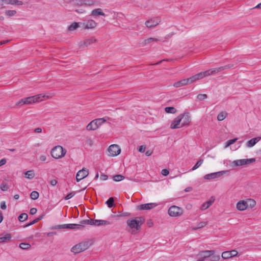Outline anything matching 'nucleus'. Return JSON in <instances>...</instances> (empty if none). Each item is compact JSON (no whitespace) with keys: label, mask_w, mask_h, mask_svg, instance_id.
Wrapping results in <instances>:
<instances>
[{"label":"nucleus","mask_w":261,"mask_h":261,"mask_svg":"<svg viewBox=\"0 0 261 261\" xmlns=\"http://www.w3.org/2000/svg\"><path fill=\"white\" fill-rule=\"evenodd\" d=\"M54 94H49L46 95L44 94H39L33 96H30L25 98L21 99L16 103V105H23L24 104H31L34 102L42 101L44 99L51 98Z\"/></svg>","instance_id":"nucleus-1"},{"label":"nucleus","mask_w":261,"mask_h":261,"mask_svg":"<svg viewBox=\"0 0 261 261\" xmlns=\"http://www.w3.org/2000/svg\"><path fill=\"white\" fill-rule=\"evenodd\" d=\"M145 219L142 217H137L133 219L128 220L127 224L131 229L130 231L132 234H136L139 231L141 225L144 223Z\"/></svg>","instance_id":"nucleus-2"},{"label":"nucleus","mask_w":261,"mask_h":261,"mask_svg":"<svg viewBox=\"0 0 261 261\" xmlns=\"http://www.w3.org/2000/svg\"><path fill=\"white\" fill-rule=\"evenodd\" d=\"M91 245V243L89 241L83 242L73 246L71 251L76 254L86 250Z\"/></svg>","instance_id":"nucleus-3"},{"label":"nucleus","mask_w":261,"mask_h":261,"mask_svg":"<svg viewBox=\"0 0 261 261\" xmlns=\"http://www.w3.org/2000/svg\"><path fill=\"white\" fill-rule=\"evenodd\" d=\"M66 150L60 145L54 147L51 151V156L56 159H59L64 157L66 153Z\"/></svg>","instance_id":"nucleus-4"},{"label":"nucleus","mask_w":261,"mask_h":261,"mask_svg":"<svg viewBox=\"0 0 261 261\" xmlns=\"http://www.w3.org/2000/svg\"><path fill=\"white\" fill-rule=\"evenodd\" d=\"M183 212V210L181 207L172 205L169 207L168 213L171 217H177L181 216Z\"/></svg>","instance_id":"nucleus-5"},{"label":"nucleus","mask_w":261,"mask_h":261,"mask_svg":"<svg viewBox=\"0 0 261 261\" xmlns=\"http://www.w3.org/2000/svg\"><path fill=\"white\" fill-rule=\"evenodd\" d=\"M255 162V158L240 159L233 161L232 162V165L233 166H242L253 163Z\"/></svg>","instance_id":"nucleus-6"},{"label":"nucleus","mask_w":261,"mask_h":261,"mask_svg":"<svg viewBox=\"0 0 261 261\" xmlns=\"http://www.w3.org/2000/svg\"><path fill=\"white\" fill-rule=\"evenodd\" d=\"M108 156H116L119 154L121 152V149L118 145H111L108 148Z\"/></svg>","instance_id":"nucleus-7"},{"label":"nucleus","mask_w":261,"mask_h":261,"mask_svg":"<svg viewBox=\"0 0 261 261\" xmlns=\"http://www.w3.org/2000/svg\"><path fill=\"white\" fill-rule=\"evenodd\" d=\"M89 220H83L81 222V224H63L64 229H81L84 227L86 223L89 222Z\"/></svg>","instance_id":"nucleus-8"},{"label":"nucleus","mask_w":261,"mask_h":261,"mask_svg":"<svg viewBox=\"0 0 261 261\" xmlns=\"http://www.w3.org/2000/svg\"><path fill=\"white\" fill-rule=\"evenodd\" d=\"M228 171H221L216 172H214L210 174H206L204 176L203 178L205 179L211 180L223 176L224 174L226 173Z\"/></svg>","instance_id":"nucleus-9"},{"label":"nucleus","mask_w":261,"mask_h":261,"mask_svg":"<svg viewBox=\"0 0 261 261\" xmlns=\"http://www.w3.org/2000/svg\"><path fill=\"white\" fill-rule=\"evenodd\" d=\"M214 254V251L206 250L200 252L197 255L198 261H203L205 258L211 256Z\"/></svg>","instance_id":"nucleus-10"},{"label":"nucleus","mask_w":261,"mask_h":261,"mask_svg":"<svg viewBox=\"0 0 261 261\" xmlns=\"http://www.w3.org/2000/svg\"><path fill=\"white\" fill-rule=\"evenodd\" d=\"M89 174L88 169L83 168L82 169L79 170L76 175V180L79 182L82 179L86 177Z\"/></svg>","instance_id":"nucleus-11"},{"label":"nucleus","mask_w":261,"mask_h":261,"mask_svg":"<svg viewBox=\"0 0 261 261\" xmlns=\"http://www.w3.org/2000/svg\"><path fill=\"white\" fill-rule=\"evenodd\" d=\"M181 120L182 117H181L179 115L173 120L171 124L170 128L175 129L183 127V126H181V124H180Z\"/></svg>","instance_id":"nucleus-12"},{"label":"nucleus","mask_w":261,"mask_h":261,"mask_svg":"<svg viewBox=\"0 0 261 261\" xmlns=\"http://www.w3.org/2000/svg\"><path fill=\"white\" fill-rule=\"evenodd\" d=\"M96 41L97 40L94 37H91L80 42L79 43V46L81 47H87L88 45L96 42Z\"/></svg>","instance_id":"nucleus-13"},{"label":"nucleus","mask_w":261,"mask_h":261,"mask_svg":"<svg viewBox=\"0 0 261 261\" xmlns=\"http://www.w3.org/2000/svg\"><path fill=\"white\" fill-rule=\"evenodd\" d=\"M160 22V20L158 18L150 19L146 21L145 23L146 27L150 28L156 27Z\"/></svg>","instance_id":"nucleus-14"},{"label":"nucleus","mask_w":261,"mask_h":261,"mask_svg":"<svg viewBox=\"0 0 261 261\" xmlns=\"http://www.w3.org/2000/svg\"><path fill=\"white\" fill-rule=\"evenodd\" d=\"M204 77V76L203 72H201L198 73V74H196L194 75L191 76L189 78H188L187 79H188L189 84H191L196 82L197 80L202 79Z\"/></svg>","instance_id":"nucleus-15"},{"label":"nucleus","mask_w":261,"mask_h":261,"mask_svg":"<svg viewBox=\"0 0 261 261\" xmlns=\"http://www.w3.org/2000/svg\"><path fill=\"white\" fill-rule=\"evenodd\" d=\"M156 206H157V204L155 203H149L139 205L138 209L139 210H151Z\"/></svg>","instance_id":"nucleus-16"},{"label":"nucleus","mask_w":261,"mask_h":261,"mask_svg":"<svg viewBox=\"0 0 261 261\" xmlns=\"http://www.w3.org/2000/svg\"><path fill=\"white\" fill-rule=\"evenodd\" d=\"M97 25L96 22L93 20H88L83 23L84 28L86 29H94Z\"/></svg>","instance_id":"nucleus-17"},{"label":"nucleus","mask_w":261,"mask_h":261,"mask_svg":"<svg viewBox=\"0 0 261 261\" xmlns=\"http://www.w3.org/2000/svg\"><path fill=\"white\" fill-rule=\"evenodd\" d=\"M180 117H182V122L181 126H185L190 123L191 121V118L188 113L180 114Z\"/></svg>","instance_id":"nucleus-18"},{"label":"nucleus","mask_w":261,"mask_h":261,"mask_svg":"<svg viewBox=\"0 0 261 261\" xmlns=\"http://www.w3.org/2000/svg\"><path fill=\"white\" fill-rule=\"evenodd\" d=\"M237 208L241 211H244L247 208L245 200H240L237 203Z\"/></svg>","instance_id":"nucleus-19"},{"label":"nucleus","mask_w":261,"mask_h":261,"mask_svg":"<svg viewBox=\"0 0 261 261\" xmlns=\"http://www.w3.org/2000/svg\"><path fill=\"white\" fill-rule=\"evenodd\" d=\"M233 67L232 64H228L225 66H221L218 68H213L215 73H217L220 72L223 70L229 69Z\"/></svg>","instance_id":"nucleus-20"},{"label":"nucleus","mask_w":261,"mask_h":261,"mask_svg":"<svg viewBox=\"0 0 261 261\" xmlns=\"http://www.w3.org/2000/svg\"><path fill=\"white\" fill-rule=\"evenodd\" d=\"M214 201H215V198H212V199L206 201L205 202H204L201 206V210L202 211L206 210L213 204V203L214 202Z\"/></svg>","instance_id":"nucleus-21"},{"label":"nucleus","mask_w":261,"mask_h":261,"mask_svg":"<svg viewBox=\"0 0 261 261\" xmlns=\"http://www.w3.org/2000/svg\"><path fill=\"white\" fill-rule=\"evenodd\" d=\"M187 85H189L188 79H185L174 83L173 86L176 88H179Z\"/></svg>","instance_id":"nucleus-22"},{"label":"nucleus","mask_w":261,"mask_h":261,"mask_svg":"<svg viewBox=\"0 0 261 261\" xmlns=\"http://www.w3.org/2000/svg\"><path fill=\"white\" fill-rule=\"evenodd\" d=\"M93 224L96 226H100V225H108L111 224L110 221L107 220H95L93 221Z\"/></svg>","instance_id":"nucleus-23"},{"label":"nucleus","mask_w":261,"mask_h":261,"mask_svg":"<svg viewBox=\"0 0 261 261\" xmlns=\"http://www.w3.org/2000/svg\"><path fill=\"white\" fill-rule=\"evenodd\" d=\"M3 2L6 4L14 5L17 4L18 5H22L23 4L22 2L19 1L18 0H2Z\"/></svg>","instance_id":"nucleus-24"},{"label":"nucleus","mask_w":261,"mask_h":261,"mask_svg":"<svg viewBox=\"0 0 261 261\" xmlns=\"http://www.w3.org/2000/svg\"><path fill=\"white\" fill-rule=\"evenodd\" d=\"M91 15L93 16H105V13L102 11L101 9L100 8L96 9L93 10L91 12Z\"/></svg>","instance_id":"nucleus-25"},{"label":"nucleus","mask_w":261,"mask_h":261,"mask_svg":"<svg viewBox=\"0 0 261 261\" xmlns=\"http://www.w3.org/2000/svg\"><path fill=\"white\" fill-rule=\"evenodd\" d=\"M86 128L88 130H94L97 129L98 128L95 121L92 120L87 125Z\"/></svg>","instance_id":"nucleus-26"},{"label":"nucleus","mask_w":261,"mask_h":261,"mask_svg":"<svg viewBox=\"0 0 261 261\" xmlns=\"http://www.w3.org/2000/svg\"><path fill=\"white\" fill-rule=\"evenodd\" d=\"M245 201L246 202L247 207H249L250 208H252L254 207L256 204L255 201L252 199H247Z\"/></svg>","instance_id":"nucleus-27"},{"label":"nucleus","mask_w":261,"mask_h":261,"mask_svg":"<svg viewBox=\"0 0 261 261\" xmlns=\"http://www.w3.org/2000/svg\"><path fill=\"white\" fill-rule=\"evenodd\" d=\"M259 139L256 138H252L247 143V146L248 147H251L253 146L258 141Z\"/></svg>","instance_id":"nucleus-28"},{"label":"nucleus","mask_w":261,"mask_h":261,"mask_svg":"<svg viewBox=\"0 0 261 261\" xmlns=\"http://www.w3.org/2000/svg\"><path fill=\"white\" fill-rule=\"evenodd\" d=\"M25 177L28 179H32L35 176L33 170H29L24 173Z\"/></svg>","instance_id":"nucleus-29"},{"label":"nucleus","mask_w":261,"mask_h":261,"mask_svg":"<svg viewBox=\"0 0 261 261\" xmlns=\"http://www.w3.org/2000/svg\"><path fill=\"white\" fill-rule=\"evenodd\" d=\"M94 121H95L97 128H98L101 125L106 121V119L104 118H98L94 120Z\"/></svg>","instance_id":"nucleus-30"},{"label":"nucleus","mask_w":261,"mask_h":261,"mask_svg":"<svg viewBox=\"0 0 261 261\" xmlns=\"http://www.w3.org/2000/svg\"><path fill=\"white\" fill-rule=\"evenodd\" d=\"M227 113L225 112H222L219 113L217 116V119L219 121H223L227 116Z\"/></svg>","instance_id":"nucleus-31"},{"label":"nucleus","mask_w":261,"mask_h":261,"mask_svg":"<svg viewBox=\"0 0 261 261\" xmlns=\"http://www.w3.org/2000/svg\"><path fill=\"white\" fill-rule=\"evenodd\" d=\"M11 237L10 234H7L4 237H0V243H5L10 240Z\"/></svg>","instance_id":"nucleus-32"},{"label":"nucleus","mask_w":261,"mask_h":261,"mask_svg":"<svg viewBox=\"0 0 261 261\" xmlns=\"http://www.w3.org/2000/svg\"><path fill=\"white\" fill-rule=\"evenodd\" d=\"M207 225L206 222H201L197 223V226L195 227H193V230H197L199 228H201Z\"/></svg>","instance_id":"nucleus-33"},{"label":"nucleus","mask_w":261,"mask_h":261,"mask_svg":"<svg viewBox=\"0 0 261 261\" xmlns=\"http://www.w3.org/2000/svg\"><path fill=\"white\" fill-rule=\"evenodd\" d=\"M31 247V245L29 243H21L19 244V247L23 250L29 249Z\"/></svg>","instance_id":"nucleus-34"},{"label":"nucleus","mask_w":261,"mask_h":261,"mask_svg":"<svg viewBox=\"0 0 261 261\" xmlns=\"http://www.w3.org/2000/svg\"><path fill=\"white\" fill-rule=\"evenodd\" d=\"M165 111L167 113L174 114L176 112V109L173 107H166Z\"/></svg>","instance_id":"nucleus-35"},{"label":"nucleus","mask_w":261,"mask_h":261,"mask_svg":"<svg viewBox=\"0 0 261 261\" xmlns=\"http://www.w3.org/2000/svg\"><path fill=\"white\" fill-rule=\"evenodd\" d=\"M222 257L224 259H228L231 257L230 251H224L222 253Z\"/></svg>","instance_id":"nucleus-36"},{"label":"nucleus","mask_w":261,"mask_h":261,"mask_svg":"<svg viewBox=\"0 0 261 261\" xmlns=\"http://www.w3.org/2000/svg\"><path fill=\"white\" fill-rule=\"evenodd\" d=\"M203 73L204 74V77L216 74L213 69H210L205 71H204L203 72Z\"/></svg>","instance_id":"nucleus-37"},{"label":"nucleus","mask_w":261,"mask_h":261,"mask_svg":"<svg viewBox=\"0 0 261 261\" xmlns=\"http://www.w3.org/2000/svg\"><path fill=\"white\" fill-rule=\"evenodd\" d=\"M158 40V39L155 38H149L145 40L144 42V45L148 44L151 42H157Z\"/></svg>","instance_id":"nucleus-38"},{"label":"nucleus","mask_w":261,"mask_h":261,"mask_svg":"<svg viewBox=\"0 0 261 261\" xmlns=\"http://www.w3.org/2000/svg\"><path fill=\"white\" fill-rule=\"evenodd\" d=\"M28 217V215L26 213H22L19 216L18 220L20 222H23L27 219Z\"/></svg>","instance_id":"nucleus-39"},{"label":"nucleus","mask_w":261,"mask_h":261,"mask_svg":"<svg viewBox=\"0 0 261 261\" xmlns=\"http://www.w3.org/2000/svg\"><path fill=\"white\" fill-rule=\"evenodd\" d=\"M39 193L38 192L34 191L31 192L30 197L33 200H36L39 197Z\"/></svg>","instance_id":"nucleus-40"},{"label":"nucleus","mask_w":261,"mask_h":261,"mask_svg":"<svg viewBox=\"0 0 261 261\" xmlns=\"http://www.w3.org/2000/svg\"><path fill=\"white\" fill-rule=\"evenodd\" d=\"M106 203L108 205V207L111 208L114 205V198L113 197L110 198L106 202Z\"/></svg>","instance_id":"nucleus-41"},{"label":"nucleus","mask_w":261,"mask_h":261,"mask_svg":"<svg viewBox=\"0 0 261 261\" xmlns=\"http://www.w3.org/2000/svg\"><path fill=\"white\" fill-rule=\"evenodd\" d=\"M203 159H200L196 163V164L193 166V167L192 168V170H196V169H197L198 167H199L203 163Z\"/></svg>","instance_id":"nucleus-42"},{"label":"nucleus","mask_w":261,"mask_h":261,"mask_svg":"<svg viewBox=\"0 0 261 261\" xmlns=\"http://www.w3.org/2000/svg\"><path fill=\"white\" fill-rule=\"evenodd\" d=\"M9 187V185L6 182H2L1 184L0 188L3 191H6L8 190Z\"/></svg>","instance_id":"nucleus-43"},{"label":"nucleus","mask_w":261,"mask_h":261,"mask_svg":"<svg viewBox=\"0 0 261 261\" xmlns=\"http://www.w3.org/2000/svg\"><path fill=\"white\" fill-rule=\"evenodd\" d=\"M124 179V177L122 175H116L113 176V179L116 181H120Z\"/></svg>","instance_id":"nucleus-44"},{"label":"nucleus","mask_w":261,"mask_h":261,"mask_svg":"<svg viewBox=\"0 0 261 261\" xmlns=\"http://www.w3.org/2000/svg\"><path fill=\"white\" fill-rule=\"evenodd\" d=\"M237 140H238V138H234L233 139H231V140H228L226 142L225 148L228 147L230 145H231V144H233L234 143H235L237 141Z\"/></svg>","instance_id":"nucleus-45"},{"label":"nucleus","mask_w":261,"mask_h":261,"mask_svg":"<svg viewBox=\"0 0 261 261\" xmlns=\"http://www.w3.org/2000/svg\"><path fill=\"white\" fill-rule=\"evenodd\" d=\"M5 14L9 17L13 16L16 14V10H8L6 11Z\"/></svg>","instance_id":"nucleus-46"},{"label":"nucleus","mask_w":261,"mask_h":261,"mask_svg":"<svg viewBox=\"0 0 261 261\" xmlns=\"http://www.w3.org/2000/svg\"><path fill=\"white\" fill-rule=\"evenodd\" d=\"M78 27V23H73L72 24H71L69 28L68 29L70 31H73L75 29H76Z\"/></svg>","instance_id":"nucleus-47"},{"label":"nucleus","mask_w":261,"mask_h":261,"mask_svg":"<svg viewBox=\"0 0 261 261\" xmlns=\"http://www.w3.org/2000/svg\"><path fill=\"white\" fill-rule=\"evenodd\" d=\"M220 259V257L219 255H212L210 260V261H219Z\"/></svg>","instance_id":"nucleus-48"},{"label":"nucleus","mask_w":261,"mask_h":261,"mask_svg":"<svg viewBox=\"0 0 261 261\" xmlns=\"http://www.w3.org/2000/svg\"><path fill=\"white\" fill-rule=\"evenodd\" d=\"M85 144L89 146H92L93 144V142L91 139L87 138L85 141Z\"/></svg>","instance_id":"nucleus-49"},{"label":"nucleus","mask_w":261,"mask_h":261,"mask_svg":"<svg viewBox=\"0 0 261 261\" xmlns=\"http://www.w3.org/2000/svg\"><path fill=\"white\" fill-rule=\"evenodd\" d=\"M93 4H94V2H93V1H92L91 0L85 1L82 3V5H87V6H91V5H93Z\"/></svg>","instance_id":"nucleus-50"},{"label":"nucleus","mask_w":261,"mask_h":261,"mask_svg":"<svg viewBox=\"0 0 261 261\" xmlns=\"http://www.w3.org/2000/svg\"><path fill=\"white\" fill-rule=\"evenodd\" d=\"M197 98L199 100H203V99L206 98H207V95L206 94H200L198 95Z\"/></svg>","instance_id":"nucleus-51"},{"label":"nucleus","mask_w":261,"mask_h":261,"mask_svg":"<svg viewBox=\"0 0 261 261\" xmlns=\"http://www.w3.org/2000/svg\"><path fill=\"white\" fill-rule=\"evenodd\" d=\"M75 193L74 192H71L70 193L66 195V196L65 197V199L68 200L71 198L72 197H73Z\"/></svg>","instance_id":"nucleus-52"},{"label":"nucleus","mask_w":261,"mask_h":261,"mask_svg":"<svg viewBox=\"0 0 261 261\" xmlns=\"http://www.w3.org/2000/svg\"><path fill=\"white\" fill-rule=\"evenodd\" d=\"M162 174L164 176H167L169 174V170L166 169H163L162 170Z\"/></svg>","instance_id":"nucleus-53"},{"label":"nucleus","mask_w":261,"mask_h":261,"mask_svg":"<svg viewBox=\"0 0 261 261\" xmlns=\"http://www.w3.org/2000/svg\"><path fill=\"white\" fill-rule=\"evenodd\" d=\"M145 146L143 145H141L139 147L138 151L140 152H144L145 150Z\"/></svg>","instance_id":"nucleus-54"},{"label":"nucleus","mask_w":261,"mask_h":261,"mask_svg":"<svg viewBox=\"0 0 261 261\" xmlns=\"http://www.w3.org/2000/svg\"><path fill=\"white\" fill-rule=\"evenodd\" d=\"M230 255L231 256V257L236 256L238 254V252L235 250H231V251H230Z\"/></svg>","instance_id":"nucleus-55"},{"label":"nucleus","mask_w":261,"mask_h":261,"mask_svg":"<svg viewBox=\"0 0 261 261\" xmlns=\"http://www.w3.org/2000/svg\"><path fill=\"white\" fill-rule=\"evenodd\" d=\"M37 209L36 208L33 207V208H32L30 209V213L31 215H33L37 213Z\"/></svg>","instance_id":"nucleus-56"},{"label":"nucleus","mask_w":261,"mask_h":261,"mask_svg":"<svg viewBox=\"0 0 261 261\" xmlns=\"http://www.w3.org/2000/svg\"><path fill=\"white\" fill-rule=\"evenodd\" d=\"M1 208L2 210H6L7 208V206L6 204V202L5 201H2L1 203Z\"/></svg>","instance_id":"nucleus-57"},{"label":"nucleus","mask_w":261,"mask_h":261,"mask_svg":"<svg viewBox=\"0 0 261 261\" xmlns=\"http://www.w3.org/2000/svg\"><path fill=\"white\" fill-rule=\"evenodd\" d=\"M147 225L149 227H151L153 226V223L151 220L149 219L147 221Z\"/></svg>","instance_id":"nucleus-58"},{"label":"nucleus","mask_w":261,"mask_h":261,"mask_svg":"<svg viewBox=\"0 0 261 261\" xmlns=\"http://www.w3.org/2000/svg\"><path fill=\"white\" fill-rule=\"evenodd\" d=\"M7 162V161L4 158V159H2V160H1L0 161V167L3 166V165H4Z\"/></svg>","instance_id":"nucleus-59"},{"label":"nucleus","mask_w":261,"mask_h":261,"mask_svg":"<svg viewBox=\"0 0 261 261\" xmlns=\"http://www.w3.org/2000/svg\"><path fill=\"white\" fill-rule=\"evenodd\" d=\"M37 222H38V220L37 219H35L32 222H31L30 223L26 225L25 226H29L32 225L33 224H35L36 223H37Z\"/></svg>","instance_id":"nucleus-60"},{"label":"nucleus","mask_w":261,"mask_h":261,"mask_svg":"<svg viewBox=\"0 0 261 261\" xmlns=\"http://www.w3.org/2000/svg\"><path fill=\"white\" fill-rule=\"evenodd\" d=\"M50 184L53 186H55L57 184V181L56 179H52L50 181Z\"/></svg>","instance_id":"nucleus-61"},{"label":"nucleus","mask_w":261,"mask_h":261,"mask_svg":"<svg viewBox=\"0 0 261 261\" xmlns=\"http://www.w3.org/2000/svg\"><path fill=\"white\" fill-rule=\"evenodd\" d=\"M54 229H64L63 224V225H58L54 226L53 227Z\"/></svg>","instance_id":"nucleus-62"},{"label":"nucleus","mask_w":261,"mask_h":261,"mask_svg":"<svg viewBox=\"0 0 261 261\" xmlns=\"http://www.w3.org/2000/svg\"><path fill=\"white\" fill-rule=\"evenodd\" d=\"M40 161H41L42 162H44L46 160V157L45 155H41L40 157Z\"/></svg>","instance_id":"nucleus-63"},{"label":"nucleus","mask_w":261,"mask_h":261,"mask_svg":"<svg viewBox=\"0 0 261 261\" xmlns=\"http://www.w3.org/2000/svg\"><path fill=\"white\" fill-rule=\"evenodd\" d=\"M108 176L107 175H101L100 176V178L103 180H107L108 179Z\"/></svg>","instance_id":"nucleus-64"}]
</instances>
